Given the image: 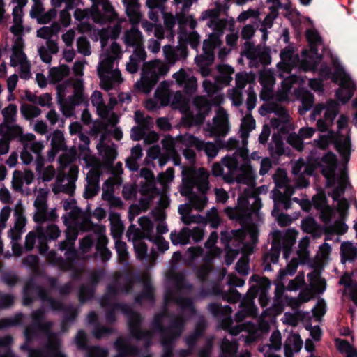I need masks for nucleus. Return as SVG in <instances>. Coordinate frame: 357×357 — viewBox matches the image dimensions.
Masks as SVG:
<instances>
[{"mask_svg":"<svg viewBox=\"0 0 357 357\" xmlns=\"http://www.w3.org/2000/svg\"><path fill=\"white\" fill-rule=\"evenodd\" d=\"M162 318L163 315L162 314H156L154 316L151 322L153 330L158 332L161 338L173 335L181 336L185 326L184 319L182 317H177L173 319L168 326H165L162 324Z\"/></svg>","mask_w":357,"mask_h":357,"instance_id":"1","label":"nucleus"},{"mask_svg":"<svg viewBox=\"0 0 357 357\" xmlns=\"http://www.w3.org/2000/svg\"><path fill=\"white\" fill-rule=\"evenodd\" d=\"M321 43H309V49L301 51V68L305 72L317 71L322 56L318 52L317 46Z\"/></svg>","mask_w":357,"mask_h":357,"instance_id":"2","label":"nucleus"},{"mask_svg":"<svg viewBox=\"0 0 357 357\" xmlns=\"http://www.w3.org/2000/svg\"><path fill=\"white\" fill-rule=\"evenodd\" d=\"M43 291L45 294L47 290L42 286L36 283L33 278H29L24 284L22 290V303L25 306L31 305L35 300L43 299L42 294Z\"/></svg>","mask_w":357,"mask_h":357,"instance_id":"3","label":"nucleus"},{"mask_svg":"<svg viewBox=\"0 0 357 357\" xmlns=\"http://www.w3.org/2000/svg\"><path fill=\"white\" fill-rule=\"evenodd\" d=\"M207 310L217 319H221V327L223 329H229L233 324V320L230 317L232 308L229 305L222 306L216 303H210Z\"/></svg>","mask_w":357,"mask_h":357,"instance_id":"4","label":"nucleus"},{"mask_svg":"<svg viewBox=\"0 0 357 357\" xmlns=\"http://www.w3.org/2000/svg\"><path fill=\"white\" fill-rule=\"evenodd\" d=\"M355 90L356 86L351 79L344 78L340 83V88L335 91V96L344 105L353 97Z\"/></svg>","mask_w":357,"mask_h":357,"instance_id":"5","label":"nucleus"},{"mask_svg":"<svg viewBox=\"0 0 357 357\" xmlns=\"http://www.w3.org/2000/svg\"><path fill=\"white\" fill-rule=\"evenodd\" d=\"M117 351L115 357H128L129 356H138L140 349L138 347L128 343L123 337H119L114 343Z\"/></svg>","mask_w":357,"mask_h":357,"instance_id":"6","label":"nucleus"},{"mask_svg":"<svg viewBox=\"0 0 357 357\" xmlns=\"http://www.w3.org/2000/svg\"><path fill=\"white\" fill-rule=\"evenodd\" d=\"M125 314L128 316V326L130 334L132 337L146 331L142 329L144 318L139 312L133 311L130 307V312L125 313Z\"/></svg>","mask_w":357,"mask_h":357,"instance_id":"7","label":"nucleus"},{"mask_svg":"<svg viewBox=\"0 0 357 357\" xmlns=\"http://www.w3.org/2000/svg\"><path fill=\"white\" fill-rule=\"evenodd\" d=\"M283 238L282 233L276 230L273 232V240L271 243V250L269 253H266L264 256V263H266L268 257L271 258V261L273 264H276L278 261L280 254L282 248L281 241Z\"/></svg>","mask_w":357,"mask_h":357,"instance_id":"8","label":"nucleus"},{"mask_svg":"<svg viewBox=\"0 0 357 357\" xmlns=\"http://www.w3.org/2000/svg\"><path fill=\"white\" fill-rule=\"evenodd\" d=\"M36 233L38 239L56 240L61 234L59 227L54 224H50L46 228L41 225L36 227Z\"/></svg>","mask_w":357,"mask_h":357,"instance_id":"9","label":"nucleus"},{"mask_svg":"<svg viewBox=\"0 0 357 357\" xmlns=\"http://www.w3.org/2000/svg\"><path fill=\"white\" fill-rule=\"evenodd\" d=\"M123 2L126 7V15L130 22L138 23L142 18V15L139 10L140 6L139 0H123Z\"/></svg>","mask_w":357,"mask_h":357,"instance_id":"10","label":"nucleus"},{"mask_svg":"<svg viewBox=\"0 0 357 357\" xmlns=\"http://www.w3.org/2000/svg\"><path fill=\"white\" fill-rule=\"evenodd\" d=\"M341 262L347 261L353 262L357 259V248L349 241H344L340 245V250Z\"/></svg>","mask_w":357,"mask_h":357,"instance_id":"11","label":"nucleus"},{"mask_svg":"<svg viewBox=\"0 0 357 357\" xmlns=\"http://www.w3.org/2000/svg\"><path fill=\"white\" fill-rule=\"evenodd\" d=\"M117 310H121L125 314L130 312V306L126 303H113L111 307L107 308L105 311V319L107 323L113 324L116 321L115 312Z\"/></svg>","mask_w":357,"mask_h":357,"instance_id":"12","label":"nucleus"},{"mask_svg":"<svg viewBox=\"0 0 357 357\" xmlns=\"http://www.w3.org/2000/svg\"><path fill=\"white\" fill-rule=\"evenodd\" d=\"M60 346L57 338H50L43 347L44 357H66L61 351Z\"/></svg>","mask_w":357,"mask_h":357,"instance_id":"13","label":"nucleus"},{"mask_svg":"<svg viewBox=\"0 0 357 357\" xmlns=\"http://www.w3.org/2000/svg\"><path fill=\"white\" fill-rule=\"evenodd\" d=\"M74 93L73 96L69 97L70 104L75 107L84 102L87 100V97L84 93V85L82 80L78 79L73 84Z\"/></svg>","mask_w":357,"mask_h":357,"instance_id":"14","label":"nucleus"},{"mask_svg":"<svg viewBox=\"0 0 357 357\" xmlns=\"http://www.w3.org/2000/svg\"><path fill=\"white\" fill-rule=\"evenodd\" d=\"M140 176L146 180L144 183H142L143 188L142 192V195H146L147 192L155 188V176L150 169L142 167L140 169Z\"/></svg>","mask_w":357,"mask_h":357,"instance_id":"15","label":"nucleus"},{"mask_svg":"<svg viewBox=\"0 0 357 357\" xmlns=\"http://www.w3.org/2000/svg\"><path fill=\"white\" fill-rule=\"evenodd\" d=\"M159 79V74L155 71H153L149 75L143 76L141 83H137V86L142 91L149 93L158 82Z\"/></svg>","mask_w":357,"mask_h":357,"instance_id":"16","label":"nucleus"},{"mask_svg":"<svg viewBox=\"0 0 357 357\" xmlns=\"http://www.w3.org/2000/svg\"><path fill=\"white\" fill-rule=\"evenodd\" d=\"M144 300L151 302L155 301V289L149 281L144 282L142 292L137 294L135 297V303L141 305Z\"/></svg>","mask_w":357,"mask_h":357,"instance_id":"17","label":"nucleus"},{"mask_svg":"<svg viewBox=\"0 0 357 357\" xmlns=\"http://www.w3.org/2000/svg\"><path fill=\"white\" fill-rule=\"evenodd\" d=\"M293 55V47L287 46L282 49L280 54L281 61L277 65L278 69L283 71H289L290 70V63L292 61Z\"/></svg>","mask_w":357,"mask_h":357,"instance_id":"18","label":"nucleus"},{"mask_svg":"<svg viewBox=\"0 0 357 357\" xmlns=\"http://www.w3.org/2000/svg\"><path fill=\"white\" fill-rule=\"evenodd\" d=\"M335 148L342 156L344 160H349L351 155V144L349 137L345 139H338L335 142Z\"/></svg>","mask_w":357,"mask_h":357,"instance_id":"19","label":"nucleus"},{"mask_svg":"<svg viewBox=\"0 0 357 357\" xmlns=\"http://www.w3.org/2000/svg\"><path fill=\"white\" fill-rule=\"evenodd\" d=\"M13 338L7 335L0 337V357H14V353L11 349Z\"/></svg>","mask_w":357,"mask_h":357,"instance_id":"20","label":"nucleus"},{"mask_svg":"<svg viewBox=\"0 0 357 357\" xmlns=\"http://www.w3.org/2000/svg\"><path fill=\"white\" fill-rule=\"evenodd\" d=\"M193 104L197 111L205 113V115H209L211 112L212 102L205 96H196L193 100Z\"/></svg>","mask_w":357,"mask_h":357,"instance_id":"21","label":"nucleus"},{"mask_svg":"<svg viewBox=\"0 0 357 357\" xmlns=\"http://www.w3.org/2000/svg\"><path fill=\"white\" fill-rule=\"evenodd\" d=\"M179 337L180 336H175V335H173L161 338V344L163 347V353L161 357H173L174 341Z\"/></svg>","mask_w":357,"mask_h":357,"instance_id":"22","label":"nucleus"},{"mask_svg":"<svg viewBox=\"0 0 357 357\" xmlns=\"http://www.w3.org/2000/svg\"><path fill=\"white\" fill-rule=\"evenodd\" d=\"M43 294H42L43 296V302H47L50 305V308L53 311L56 312H63L66 310H67V306L62 303L61 301L54 299L52 297H51L47 291L45 294L43 291H42Z\"/></svg>","mask_w":357,"mask_h":357,"instance_id":"23","label":"nucleus"},{"mask_svg":"<svg viewBox=\"0 0 357 357\" xmlns=\"http://www.w3.org/2000/svg\"><path fill=\"white\" fill-rule=\"evenodd\" d=\"M96 289L89 284H82L79 288L78 298L81 303L91 300L95 294Z\"/></svg>","mask_w":357,"mask_h":357,"instance_id":"24","label":"nucleus"},{"mask_svg":"<svg viewBox=\"0 0 357 357\" xmlns=\"http://www.w3.org/2000/svg\"><path fill=\"white\" fill-rule=\"evenodd\" d=\"M258 50L252 42L246 41L244 43V50L241 52V54L245 56L250 62H257Z\"/></svg>","mask_w":357,"mask_h":357,"instance_id":"25","label":"nucleus"},{"mask_svg":"<svg viewBox=\"0 0 357 357\" xmlns=\"http://www.w3.org/2000/svg\"><path fill=\"white\" fill-rule=\"evenodd\" d=\"M303 230L312 235L315 236L319 230V225L317 223L316 220L312 218L308 217L302 220L301 223Z\"/></svg>","mask_w":357,"mask_h":357,"instance_id":"26","label":"nucleus"},{"mask_svg":"<svg viewBox=\"0 0 357 357\" xmlns=\"http://www.w3.org/2000/svg\"><path fill=\"white\" fill-rule=\"evenodd\" d=\"M221 351L224 357H235L237 353V344L225 338L221 344Z\"/></svg>","mask_w":357,"mask_h":357,"instance_id":"27","label":"nucleus"},{"mask_svg":"<svg viewBox=\"0 0 357 357\" xmlns=\"http://www.w3.org/2000/svg\"><path fill=\"white\" fill-rule=\"evenodd\" d=\"M226 212L231 220L238 221L242 226L245 225L250 219L249 215L241 211H236L231 208H227Z\"/></svg>","mask_w":357,"mask_h":357,"instance_id":"28","label":"nucleus"},{"mask_svg":"<svg viewBox=\"0 0 357 357\" xmlns=\"http://www.w3.org/2000/svg\"><path fill=\"white\" fill-rule=\"evenodd\" d=\"M51 146H54L62 151H66L67 146L66 145L65 138L62 131L56 129L53 132L51 140Z\"/></svg>","mask_w":357,"mask_h":357,"instance_id":"29","label":"nucleus"},{"mask_svg":"<svg viewBox=\"0 0 357 357\" xmlns=\"http://www.w3.org/2000/svg\"><path fill=\"white\" fill-rule=\"evenodd\" d=\"M317 165L319 167L321 168V174L328 179V186H331L333 185V181L331 179L333 178L335 170L337 166L333 165H326L324 166L320 161H319V158H316Z\"/></svg>","mask_w":357,"mask_h":357,"instance_id":"30","label":"nucleus"},{"mask_svg":"<svg viewBox=\"0 0 357 357\" xmlns=\"http://www.w3.org/2000/svg\"><path fill=\"white\" fill-rule=\"evenodd\" d=\"M113 218H115V222L112 221L111 232L114 238H120L124 230L123 225L120 220V215L118 213H114Z\"/></svg>","mask_w":357,"mask_h":357,"instance_id":"31","label":"nucleus"},{"mask_svg":"<svg viewBox=\"0 0 357 357\" xmlns=\"http://www.w3.org/2000/svg\"><path fill=\"white\" fill-rule=\"evenodd\" d=\"M22 135V128L17 124L8 123V129L4 137L10 142L16 138H20Z\"/></svg>","mask_w":357,"mask_h":357,"instance_id":"32","label":"nucleus"},{"mask_svg":"<svg viewBox=\"0 0 357 357\" xmlns=\"http://www.w3.org/2000/svg\"><path fill=\"white\" fill-rule=\"evenodd\" d=\"M97 3L102 6L103 14L109 17L113 21L117 20L118 14L109 0H97Z\"/></svg>","mask_w":357,"mask_h":357,"instance_id":"33","label":"nucleus"},{"mask_svg":"<svg viewBox=\"0 0 357 357\" xmlns=\"http://www.w3.org/2000/svg\"><path fill=\"white\" fill-rule=\"evenodd\" d=\"M22 317V314L20 313L14 317L0 319V330L20 325L21 324Z\"/></svg>","mask_w":357,"mask_h":357,"instance_id":"34","label":"nucleus"},{"mask_svg":"<svg viewBox=\"0 0 357 357\" xmlns=\"http://www.w3.org/2000/svg\"><path fill=\"white\" fill-rule=\"evenodd\" d=\"M1 113L3 116V121L8 123H13L16 121L17 106L14 104H9L8 107L2 110Z\"/></svg>","mask_w":357,"mask_h":357,"instance_id":"35","label":"nucleus"},{"mask_svg":"<svg viewBox=\"0 0 357 357\" xmlns=\"http://www.w3.org/2000/svg\"><path fill=\"white\" fill-rule=\"evenodd\" d=\"M338 104L334 100H331L326 106L324 117L327 120L333 121L338 114Z\"/></svg>","mask_w":357,"mask_h":357,"instance_id":"36","label":"nucleus"},{"mask_svg":"<svg viewBox=\"0 0 357 357\" xmlns=\"http://www.w3.org/2000/svg\"><path fill=\"white\" fill-rule=\"evenodd\" d=\"M115 248L121 262L127 261L128 258V252L127 250V244L120 239H117L115 242Z\"/></svg>","mask_w":357,"mask_h":357,"instance_id":"37","label":"nucleus"},{"mask_svg":"<svg viewBox=\"0 0 357 357\" xmlns=\"http://www.w3.org/2000/svg\"><path fill=\"white\" fill-rule=\"evenodd\" d=\"M287 142L298 151H302L304 149L303 141L299 135L291 133L287 138Z\"/></svg>","mask_w":357,"mask_h":357,"instance_id":"38","label":"nucleus"},{"mask_svg":"<svg viewBox=\"0 0 357 357\" xmlns=\"http://www.w3.org/2000/svg\"><path fill=\"white\" fill-rule=\"evenodd\" d=\"M13 54L10 57V66L16 67L19 63L23 64L26 61L27 57L23 50H12Z\"/></svg>","mask_w":357,"mask_h":357,"instance_id":"39","label":"nucleus"},{"mask_svg":"<svg viewBox=\"0 0 357 357\" xmlns=\"http://www.w3.org/2000/svg\"><path fill=\"white\" fill-rule=\"evenodd\" d=\"M220 15L219 8L208 9L202 12V15L199 18L200 20H206L210 19V23L214 24L215 26L218 25L217 20Z\"/></svg>","mask_w":357,"mask_h":357,"instance_id":"40","label":"nucleus"},{"mask_svg":"<svg viewBox=\"0 0 357 357\" xmlns=\"http://www.w3.org/2000/svg\"><path fill=\"white\" fill-rule=\"evenodd\" d=\"M75 344L80 350L88 349V337L84 330L80 329L77 331L75 336Z\"/></svg>","mask_w":357,"mask_h":357,"instance_id":"41","label":"nucleus"},{"mask_svg":"<svg viewBox=\"0 0 357 357\" xmlns=\"http://www.w3.org/2000/svg\"><path fill=\"white\" fill-rule=\"evenodd\" d=\"M139 35H141V33L138 30L126 31L124 35V43L128 47L137 46Z\"/></svg>","mask_w":357,"mask_h":357,"instance_id":"42","label":"nucleus"},{"mask_svg":"<svg viewBox=\"0 0 357 357\" xmlns=\"http://www.w3.org/2000/svg\"><path fill=\"white\" fill-rule=\"evenodd\" d=\"M348 230V226L341 220H336L334 226H331L326 228V232L332 234L336 232L340 235L344 234Z\"/></svg>","mask_w":357,"mask_h":357,"instance_id":"43","label":"nucleus"},{"mask_svg":"<svg viewBox=\"0 0 357 357\" xmlns=\"http://www.w3.org/2000/svg\"><path fill=\"white\" fill-rule=\"evenodd\" d=\"M220 43L219 35L215 33L210 34V40H204L203 42V51L208 52L211 49L214 51L218 44Z\"/></svg>","mask_w":357,"mask_h":357,"instance_id":"44","label":"nucleus"},{"mask_svg":"<svg viewBox=\"0 0 357 357\" xmlns=\"http://www.w3.org/2000/svg\"><path fill=\"white\" fill-rule=\"evenodd\" d=\"M77 51L84 56H88L91 54L90 44L86 37H79L77 40Z\"/></svg>","mask_w":357,"mask_h":357,"instance_id":"45","label":"nucleus"},{"mask_svg":"<svg viewBox=\"0 0 357 357\" xmlns=\"http://www.w3.org/2000/svg\"><path fill=\"white\" fill-rule=\"evenodd\" d=\"M114 59L111 57L105 59L98 67V75H105L113 70Z\"/></svg>","mask_w":357,"mask_h":357,"instance_id":"46","label":"nucleus"},{"mask_svg":"<svg viewBox=\"0 0 357 357\" xmlns=\"http://www.w3.org/2000/svg\"><path fill=\"white\" fill-rule=\"evenodd\" d=\"M268 151L272 158H278L286 154L284 144H279L273 145L270 144L268 146ZM288 155V153H287Z\"/></svg>","mask_w":357,"mask_h":357,"instance_id":"47","label":"nucleus"},{"mask_svg":"<svg viewBox=\"0 0 357 357\" xmlns=\"http://www.w3.org/2000/svg\"><path fill=\"white\" fill-rule=\"evenodd\" d=\"M136 256L139 259H144L148 256V246L144 241H139L134 245Z\"/></svg>","mask_w":357,"mask_h":357,"instance_id":"48","label":"nucleus"},{"mask_svg":"<svg viewBox=\"0 0 357 357\" xmlns=\"http://www.w3.org/2000/svg\"><path fill=\"white\" fill-rule=\"evenodd\" d=\"M282 336L281 333L278 330L274 331L270 337L271 346L270 348L271 349H274L275 351H278L281 349L282 342H281Z\"/></svg>","mask_w":357,"mask_h":357,"instance_id":"49","label":"nucleus"},{"mask_svg":"<svg viewBox=\"0 0 357 357\" xmlns=\"http://www.w3.org/2000/svg\"><path fill=\"white\" fill-rule=\"evenodd\" d=\"M182 87L186 94L192 95L196 91L197 88V79L194 76L190 77Z\"/></svg>","mask_w":357,"mask_h":357,"instance_id":"50","label":"nucleus"},{"mask_svg":"<svg viewBox=\"0 0 357 357\" xmlns=\"http://www.w3.org/2000/svg\"><path fill=\"white\" fill-rule=\"evenodd\" d=\"M113 333V328L107 326H100L99 324L96 326L93 335L98 339H101L104 335H109Z\"/></svg>","mask_w":357,"mask_h":357,"instance_id":"51","label":"nucleus"},{"mask_svg":"<svg viewBox=\"0 0 357 357\" xmlns=\"http://www.w3.org/2000/svg\"><path fill=\"white\" fill-rule=\"evenodd\" d=\"M29 343L26 341L20 346V349L22 351H28L29 357H44L43 349H33L29 346Z\"/></svg>","mask_w":357,"mask_h":357,"instance_id":"52","label":"nucleus"},{"mask_svg":"<svg viewBox=\"0 0 357 357\" xmlns=\"http://www.w3.org/2000/svg\"><path fill=\"white\" fill-rule=\"evenodd\" d=\"M94 242L95 239L92 235H86L79 241L81 250L84 252H89L91 250V248L93 246Z\"/></svg>","mask_w":357,"mask_h":357,"instance_id":"53","label":"nucleus"},{"mask_svg":"<svg viewBox=\"0 0 357 357\" xmlns=\"http://www.w3.org/2000/svg\"><path fill=\"white\" fill-rule=\"evenodd\" d=\"M105 275V271L103 269H98L95 270L91 273L90 277H89V285L94 287L96 289V287L98 285V284L100 282V281L102 279V278Z\"/></svg>","mask_w":357,"mask_h":357,"instance_id":"54","label":"nucleus"},{"mask_svg":"<svg viewBox=\"0 0 357 357\" xmlns=\"http://www.w3.org/2000/svg\"><path fill=\"white\" fill-rule=\"evenodd\" d=\"M295 237L289 233L284 237V257L287 259L291 250V246L295 243Z\"/></svg>","mask_w":357,"mask_h":357,"instance_id":"55","label":"nucleus"},{"mask_svg":"<svg viewBox=\"0 0 357 357\" xmlns=\"http://www.w3.org/2000/svg\"><path fill=\"white\" fill-rule=\"evenodd\" d=\"M153 336V332L147 330L146 331L140 333L139 335L135 336L134 338L138 341L144 340V347L148 348L151 345Z\"/></svg>","mask_w":357,"mask_h":357,"instance_id":"56","label":"nucleus"},{"mask_svg":"<svg viewBox=\"0 0 357 357\" xmlns=\"http://www.w3.org/2000/svg\"><path fill=\"white\" fill-rule=\"evenodd\" d=\"M100 190L99 185L89 184L85 186V190L84 192V197L86 199H91L98 195Z\"/></svg>","mask_w":357,"mask_h":357,"instance_id":"57","label":"nucleus"},{"mask_svg":"<svg viewBox=\"0 0 357 357\" xmlns=\"http://www.w3.org/2000/svg\"><path fill=\"white\" fill-rule=\"evenodd\" d=\"M319 161H320L321 163L326 164V165L337 166V164L336 155L331 151L325 153L320 159L319 158Z\"/></svg>","mask_w":357,"mask_h":357,"instance_id":"58","label":"nucleus"},{"mask_svg":"<svg viewBox=\"0 0 357 357\" xmlns=\"http://www.w3.org/2000/svg\"><path fill=\"white\" fill-rule=\"evenodd\" d=\"M208 115H205V113L202 112L197 111L196 114H190L188 116V119L190 120V125H197L199 126L204 123L206 117Z\"/></svg>","mask_w":357,"mask_h":357,"instance_id":"59","label":"nucleus"},{"mask_svg":"<svg viewBox=\"0 0 357 357\" xmlns=\"http://www.w3.org/2000/svg\"><path fill=\"white\" fill-rule=\"evenodd\" d=\"M227 251L225 255V264L227 266H229L233 264L238 255L239 254V251L236 249H233L231 248H226Z\"/></svg>","mask_w":357,"mask_h":357,"instance_id":"60","label":"nucleus"},{"mask_svg":"<svg viewBox=\"0 0 357 357\" xmlns=\"http://www.w3.org/2000/svg\"><path fill=\"white\" fill-rule=\"evenodd\" d=\"M190 199L191 204L197 209H202V208H204L208 200L206 197H200L195 194H192Z\"/></svg>","mask_w":357,"mask_h":357,"instance_id":"61","label":"nucleus"},{"mask_svg":"<svg viewBox=\"0 0 357 357\" xmlns=\"http://www.w3.org/2000/svg\"><path fill=\"white\" fill-rule=\"evenodd\" d=\"M190 77V76L183 68L173 75V78L175 79L176 84L180 87L183 86V84H185Z\"/></svg>","mask_w":357,"mask_h":357,"instance_id":"62","label":"nucleus"},{"mask_svg":"<svg viewBox=\"0 0 357 357\" xmlns=\"http://www.w3.org/2000/svg\"><path fill=\"white\" fill-rule=\"evenodd\" d=\"M207 217L213 228H217L221 222L218 211L215 207L212 208L211 211L208 213Z\"/></svg>","mask_w":357,"mask_h":357,"instance_id":"63","label":"nucleus"},{"mask_svg":"<svg viewBox=\"0 0 357 357\" xmlns=\"http://www.w3.org/2000/svg\"><path fill=\"white\" fill-rule=\"evenodd\" d=\"M100 79V86L102 89L109 91L114 87L113 82L110 76L107 75H98Z\"/></svg>","mask_w":357,"mask_h":357,"instance_id":"64","label":"nucleus"}]
</instances>
